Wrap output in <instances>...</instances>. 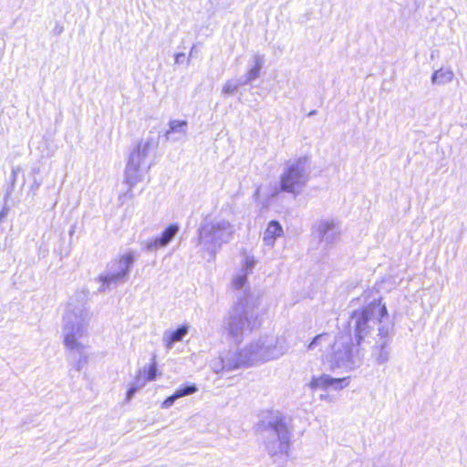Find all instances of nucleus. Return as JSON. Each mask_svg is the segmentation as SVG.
<instances>
[{
	"label": "nucleus",
	"mask_w": 467,
	"mask_h": 467,
	"mask_svg": "<svg viewBox=\"0 0 467 467\" xmlns=\"http://www.w3.org/2000/svg\"><path fill=\"white\" fill-rule=\"evenodd\" d=\"M376 313H378L377 318L379 322L387 316V308L380 300L370 302L362 308L351 313V318L355 319V337L358 344L361 342L364 336L368 333V322L373 318Z\"/></svg>",
	"instance_id": "1"
},
{
	"label": "nucleus",
	"mask_w": 467,
	"mask_h": 467,
	"mask_svg": "<svg viewBox=\"0 0 467 467\" xmlns=\"http://www.w3.org/2000/svg\"><path fill=\"white\" fill-rule=\"evenodd\" d=\"M178 232V226L176 224H170L165 230L161 233V236L158 237L154 244L160 246H164L173 238V236Z\"/></svg>",
	"instance_id": "6"
},
{
	"label": "nucleus",
	"mask_w": 467,
	"mask_h": 467,
	"mask_svg": "<svg viewBox=\"0 0 467 467\" xmlns=\"http://www.w3.org/2000/svg\"><path fill=\"white\" fill-rule=\"evenodd\" d=\"M185 125H186L185 121L178 122L177 124L171 123V130H175L177 129V127H182V126H185Z\"/></svg>",
	"instance_id": "17"
},
{
	"label": "nucleus",
	"mask_w": 467,
	"mask_h": 467,
	"mask_svg": "<svg viewBox=\"0 0 467 467\" xmlns=\"http://www.w3.org/2000/svg\"><path fill=\"white\" fill-rule=\"evenodd\" d=\"M246 281L247 278L245 275H239L233 280V285L235 289H241L244 285Z\"/></svg>",
	"instance_id": "11"
},
{
	"label": "nucleus",
	"mask_w": 467,
	"mask_h": 467,
	"mask_svg": "<svg viewBox=\"0 0 467 467\" xmlns=\"http://www.w3.org/2000/svg\"><path fill=\"white\" fill-rule=\"evenodd\" d=\"M304 171L303 162L300 160L290 165L281 177L280 191L296 194L305 183Z\"/></svg>",
	"instance_id": "2"
},
{
	"label": "nucleus",
	"mask_w": 467,
	"mask_h": 467,
	"mask_svg": "<svg viewBox=\"0 0 467 467\" xmlns=\"http://www.w3.org/2000/svg\"><path fill=\"white\" fill-rule=\"evenodd\" d=\"M278 192H279V191L274 192L272 193V195H273V196L276 195V194L278 193Z\"/></svg>",
	"instance_id": "21"
},
{
	"label": "nucleus",
	"mask_w": 467,
	"mask_h": 467,
	"mask_svg": "<svg viewBox=\"0 0 467 467\" xmlns=\"http://www.w3.org/2000/svg\"><path fill=\"white\" fill-rule=\"evenodd\" d=\"M239 325L238 324H235V323H231L228 327V333L231 335V336H236L237 335V332L239 330Z\"/></svg>",
	"instance_id": "14"
},
{
	"label": "nucleus",
	"mask_w": 467,
	"mask_h": 467,
	"mask_svg": "<svg viewBox=\"0 0 467 467\" xmlns=\"http://www.w3.org/2000/svg\"><path fill=\"white\" fill-rule=\"evenodd\" d=\"M187 334V327L182 326L176 330L170 332L166 337L167 347H171L173 343L181 341L183 337Z\"/></svg>",
	"instance_id": "8"
},
{
	"label": "nucleus",
	"mask_w": 467,
	"mask_h": 467,
	"mask_svg": "<svg viewBox=\"0 0 467 467\" xmlns=\"http://www.w3.org/2000/svg\"><path fill=\"white\" fill-rule=\"evenodd\" d=\"M259 71H260V66L259 65H256L252 70H251V73H250V78H256L258 75H259Z\"/></svg>",
	"instance_id": "16"
},
{
	"label": "nucleus",
	"mask_w": 467,
	"mask_h": 467,
	"mask_svg": "<svg viewBox=\"0 0 467 467\" xmlns=\"http://www.w3.org/2000/svg\"><path fill=\"white\" fill-rule=\"evenodd\" d=\"M223 227L221 224H217L213 226V234H216L217 232L221 231Z\"/></svg>",
	"instance_id": "19"
},
{
	"label": "nucleus",
	"mask_w": 467,
	"mask_h": 467,
	"mask_svg": "<svg viewBox=\"0 0 467 467\" xmlns=\"http://www.w3.org/2000/svg\"><path fill=\"white\" fill-rule=\"evenodd\" d=\"M452 77L451 72L443 71L442 69L435 71L432 76V81L437 83H441L446 80H450Z\"/></svg>",
	"instance_id": "9"
},
{
	"label": "nucleus",
	"mask_w": 467,
	"mask_h": 467,
	"mask_svg": "<svg viewBox=\"0 0 467 467\" xmlns=\"http://www.w3.org/2000/svg\"><path fill=\"white\" fill-rule=\"evenodd\" d=\"M283 233L284 231L281 224L277 221L273 220L267 224L264 241L265 244L273 245L275 240L283 235Z\"/></svg>",
	"instance_id": "4"
},
{
	"label": "nucleus",
	"mask_w": 467,
	"mask_h": 467,
	"mask_svg": "<svg viewBox=\"0 0 467 467\" xmlns=\"http://www.w3.org/2000/svg\"><path fill=\"white\" fill-rule=\"evenodd\" d=\"M139 379H141L143 382L154 380L157 377V363L153 360L148 368L138 372Z\"/></svg>",
	"instance_id": "7"
},
{
	"label": "nucleus",
	"mask_w": 467,
	"mask_h": 467,
	"mask_svg": "<svg viewBox=\"0 0 467 467\" xmlns=\"http://www.w3.org/2000/svg\"><path fill=\"white\" fill-rule=\"evenodd\" d=\"M349 377L334 379L327 375L314 377L311 379L309 387L312 389H327L333 387L336 389H342L349 384Z\"/></svg>",
	"instance_id": "3"
},
{
	"label": "nucleus",
	"mask_w": 467,
	"mask_h": 467,
	"mask_svg": "<svg viewBox=\"0 0 467 467\" xmlns=\"http://www.w3.org/2000/svg\"><path fill=\"white\" fill-rule=\"evenodd\" d=\"M331 225L329 223L324 224L325 230L328 229Z\"/></svg>",
	"instance_id": "20"
},
{
	"label": "nucleus",
	"mask_w": 467,
	"mask_h": 467,
	"mask_svg": "<svg viewBox=\"0 0 467 467\" xmlns=\"http://www.w3.org/2000/svg\"><path fill=\"white\" fill-rule=\"evenodd\" d=\"M327 336V333H321V334H318L317 336H316L313 340L309 343V345L307 346V348L308 349H313L315 348L320 342V340L324 337H326Z\"/></svg>",
	"instance_id": "12"
},
{
	"label": "nucleus",
	"mask_w": 467,
	"mask_h": 467,
	"mask_svg": "<svg viewBox=\"0 0 467 467\" xmlns=\"http://www.w3.org/2000/svg\"><path fill=\"white\" fill-rule=\"evenodd\" d=\"M64 342H65L66 346L68 348H77L78 346V344L77 342V339H76V337H75L74 334H67L65 337Z\"/></svg>",
	"instance_id": "10"
},
{
	"label": "nucleus",
	"mask_w": 467,
	"mask_h": 467,
	"mask_svg": "<svg viewBox=\"0 0 467 467\" xmlns=\"http://www.w3.org/2000/svg\"><path fill=\"white\" fill-rule=\"evenodd\" d=\"M196 390H197V388L195 387V385L180 388L174 392L173 395H171L164 400V401L162 402V407L168 408L174 402L175 400H177L181 397L186 396V395H191V394L194 393Z\"/></svg>",
	"instance_id": "5"
},
{
	"label": "nucleus",
	"mask_w": 467,
	"mask_h": 467,
	"mask_svg": "<svg viewBox=\"0 0 467 467\" xmlns=\"http://www.w3.org/2000/svg\"><path fill=\"white\" fill-rule=\"evenodd\" d=\"M137 389L135 387L130 388L127 392V399H131Z\"/></svg>",
	"instance_id": "18"
},
{
	"label": "nucleus",
	"mask_w": 467,
	"mask_h": 467,
	"mask_svg": "<svg viewBox=\"0 0 467 467\" xmlns=\"http://www.w3.org/2000/svg\"><path fill=\"white\" fill-rule=\"evenodd\" d=\"M236 88L237 87L235 84L228 82L225 84L223 90V92L229 94V93H233L236 89Z\"/></svg>",
	"instance_id": "15"
},
{
	"label": "nucleus",
	"mask_w": 467,
	"mask_h": 467,
	"mask_svg": "<svg viewBox=\"0 0 467 467\" xmlns=\"http://www.w3.org/2000/svg\"><path fill=\"white\" fill-rule=\"evenodd\" d=\"M271 428H273L276 432L286 431L285 424L281 420L271 423Z\"/></svg>",
	"instance_id": "13"
}]
</instances>
